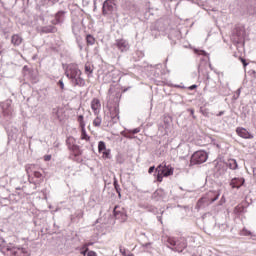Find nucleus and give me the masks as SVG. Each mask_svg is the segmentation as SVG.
<instances>
[{"label":"nucleus","instance_id":"f257e3e1","mask_svg":"<svg viewBox=\"0 0 256 256\" xmlns=\"http://www.w3.org/2000/svg\"><path fill=\"white\" fill-rule=\"evenodd\" d=\"M65 75L74 87H85V79L83 78V72L79 69V65L75 63L68 64Z\"/></svg>","mask_w":256,"mask_h":256},{"label":"nucleus","instance_id":"f03ea898","mask_svg":"<svg viewBox=\"0 0 256 256\" xmlns=\"http://www.w3.org/2000/svg\"><path fill=\"white\" fill-rule=\"evenodd\" d=\"M175 173V168L171 164L163 162L156 167V180L158 183H163L164 177H171Z\"/></svg>","mask_w":256,"mask_h":256},{"label":"nucleus","instance_id":"7ed1b4c3","mask_svg":"<svg viewBox=\"0 0 256 256\" xmlns=\"http://www.w3.org/2000/svg\"><path fill=\"white\" fill-rule=\"evenodd\" d=\"M167 243L172 247H175L174 251H177L178 253H183V250L187 249V239H185V237H180L178 239L169 237Z\"/></svg>","mask_w":256,"mask_h":256},{"label":"nucleus","instance_id":"20e7f679","mask_svg":"<svg viewBox=\"0 0 256 256\" xmlns=\"http://www.w3.org/2000/svg\"><path fill=\"white\" fill-rule=\"evenodd\" d=\"M209 159V155H207V152L203 150L196 151L190 159V165H201L202 163H205Z\"/></svg>","mask_w":256,"mask_h":256},{"label":"nucleus","instance_id":"39448f33","mask_svg":"<svg viewBox=\"0 0 256 256\" xmlns=\"http://www.w3.org/2000/svg\"><path fill=\"white\" fill-rule=\"evenodd\" d=\"M113 213H114L115 219L120 223L127 222L128 216H127V210H125V208L121 206H115Z\"/></svg>","mask_w":256,"mask_h":256},{"label":"nucleus","instance_id":"423d86ee","mask_svg":"<svg viewBox=\"0 0 256 256\" xmlns=\"http://www.w3.org/2000/svg\"><path fill=\"white\" fill-rule=\"evenodd\" d=\"M115 11V0H106L102 6V15H111Z\"/></svg>","mask_w":256,"mask_h":256},{"label":"nucleus","instance_id":"0eeeda50","mask_svg":"<svg viewBox=\"0 0 256 256\" xmlns=\"http://www.w3.org/2000/svg\"><path fill=\"white\" fill-rule=\"evenodd\" d=\"M98 152L102 153V158L103 159H109L111 155V150L107 149V146L105 145V142L100 141L98 143Z\"/></svg>","mask_w":256,"mask_h":256},{"label":"nucleus","instance_id":"6e6552de","mask_svg":"<svg viewBox=\"0 0 256 256\" xmlns=\"http://www.w3.org/2000/svg\"><path fill=\"white\" fill-rule=\"evenodd\" d=\"M90 107L94 115H99L101 113V100L99 98H93L90 102Z\"/></svg>","mask_w":256,"mask_h":256},{"label":"nucleus","instance_id":"1a4fd4ad","mask_svg":"<svg viewBox=\"0 0 256 256\" xmlns=\"http://www.w3.org/2000/svg\"><path fill=\"white\" fill-rule=\"evenodd\" d=\"M4 253H6L7 255H17V253H19V251H23V248L21 247H16L13 245H8L6 247L3 248Z\"/></svg>","mask_w":256,"mask_h":256},{"label":"nucleus","instance_id":"9d476101","mask_svg":"<svg viewBox=\"0 0 256 256\" xmlns=\"http://www.w3.org/2000/svg\"><path fill=\"white\" fill-rule=\"evenodd\" d=\"M236 133L239 137H242V139H253V135L243 127H238Z\"/></svg>","mask_w":256,"mask_h":256},{"label":"nucleus","instance_id":"9b49d317","mask_svg":"<svg viewBox=\"0 0 256 256\" xmlns=\"http://www.w3.org/2000/svg\"><path fill=\"white\" fill-rule=\"evenodd\" d=\"M115 46L121 51L122 53L129 49V43H127L124 39L116 40Z\"/></svg>","mask_w":256,"mask_h":256},{"label":"nucleus","instance_id":"f8f14e48","mask_svg":"<svg viewBox=\"0 0 256 256\" xmlns=\"http://www.w3.org/2000/svg\"><path fill=\"white\" fill-rule=\"evenodd\" d=\"M23 43V36L21 34H13L11 36V44L13 47H19Z\"/></svg>","mask_w":256,"mask_h":256},{"label":"nucleus","instance_id":"ddd939ff","mask_svg":"<svg viewBox=\"0 0 256 256\" xmlns=\"http://www.w3.org/2000/svg\"><path fill=\"white\" fill-rule=\"evenodd\" d=\"M245 183L243 178H234L231 180L230 185L232 189H239Z\"/></svg>","mask_w":256,"mask_h":256},{"label":"nucleus","instance_id":"4468645a","mask_svg":"<svg viewBox=\"0 0 256 256\" xmlns=\"http://www.w3.org/2000/svg\"><path fill=\"white\" fill-rule=\"evenodd\" d=\"M84 71H85V74L87 75L88 79H90V77H92L93 71H94L93 64L87 62L84 66Z\"/></svg>","mask_w":256,"mask_h":256},{"label":"nucleus","instance_id":"2eb2a0df","mask_svg":"<svg viewBox=\"0 0 256 256\" xmlns=\"http://www.w3.org/2000/svg\"><path fill=\"white\" fill-rule=\"evenodd\" d=\"M33 171V175L34 177H36V179H41L43 177V174L37 170H35V165H31L30 168L27 169V173H30Z\"/></svg>","mask_w":256,"mask_h":256},{"label":"nucleus","instance_id":"dca6fc26","mask_svg":"<svg viewBox=\"0 0 256 256\" xmlns=\"http://www.w3.org/2000/svg\"><path fill=\"white\" fill-rule=\"evenodd\" d=\"M68 149L69 151H71V155H73L74 157H79V155H81V148H79L78 145L72 146L71 148Z\"/></svg>","mask_w":256,"mask_h":256},{"label":"nucleus","instance_id":"f3484780","mask_svg":"<svg viewBox=\"0 0 256 256\" xmlns=\"http://www.w3.org/2000/svg\"><path fill=\"white\" fill-rule=\"evenodd\" d=\"M75 143H76V140L73 136L68 137L66 140V145H67L68 149L75 147L77 145Z\"/></svg>","mask_w":256,"mask_h":256},{"label":"nucleus","instance_id":"a211bd4d","mask_svg":"<svg viewBox=\"0 0 256 256\" xmlns=\"http://www.w3.org/2000/svg\"><path fill=\"white\" fill-rule=\"evenodd\" d=\"M101 123H103V119L101 118V116L96 115L95 119L92 122L93 127H101Z\"/></svg>","mask_w":256,"mask_h":256},{"label":"nucleus","instance_id":"6ab92c4d","mask_svg":"<svg viewBox=\"0 0 256 256\" xmlns=\"http://www.w3.org/2000/svg\"><path fill=\"white\" fill-rule=\"evenodd\" d=\"M110 117L112 120L119 119V108H113L110 112Z\"/></svg>","mask_w":256,"mask_h":256},{"label":"nucleus","instance_id":"aec40b11","mask_svg":"<svg viewBox=\"0 0 256 256\" xmlns=\"http://www.w3.org/2000/svg\"><path fill=\"white\" fill-rule=\"evenodd\" d=\"M81 129V139L83 141H90L91 137H89V135H87V131L85 130V127L80 128Z\"/></svg>","mask_w":256,"mask_h":256},{"label":"nucleus","instance_id":"412c9836","mask_svg":"<svg viewBox=\"0 0 256 256\" xmlns=\"http://www.w3.org/2000/svg\"><path fill=\"white\" fill-rule=\"evenodd\" d=\"M228 167H229V169H232V170L237 169V167H238V165H237V160H235V159H230V160L228 161Z\"/></svg>","mask_w":256,"mask_h":256},{"label":"nucleus","instance_id":"4be33fe9","mask_svg":"<svg viewBox=\"0 0 256 256\" xmlns=\"http://www.w3.org/2000/svg\"><path fill=\"white\" fill-rule=\"evenodd\" d=\"M206 202H207V198L205 197L200 198L196 204V209H201Z\"/></svg>","mask_w":256,"mask_h":256},{"label":"nucleus","instance_id":"5701e85b","mask_svg":"<svg viewBox=\"0 0 256 256\" xmlns=\"http://www.w3.org/2000/svg\"><path fill=\"white\" fill-rule=\"evenodd\" d=\"M86 42H87V45H95V37H93V35L91 34H88L86 36Z\"/></svg>","mask_w":256,"mask_h":256},{"label":"nucleus","instance_id":"b1692460","mask_svg":"<svg viewBox=\"0 0 256 256\" xmlns=\"http://www.w3.org/2000/svg\"><path fill=\"white\" fill-rule=\"evenodd\" d=\"M120 253L123 256H135V254L127 251L125 248L120 247Z\"/></svg>","mask_w":256,"mask_h":256},{"label":"nucleus","instance_id":"393cba45","mask_svg":"<svg viewBox=\"0 0 256 256\" xmlns=\"http://www.w3.org/2000/svg\"><path fill=\"white\" fill-rule=\"evenodd\" d=\"M80 253L81 255L85 256L87 255V253H89V248L87 247V245H82V247L80 248Z\"/></svg>","mask_w":256,"mask_h":256},{"label":"nucleus","instance_id":"a878e982","mask_svg":"<svg viewBox=\"0 0 256 256\" xmlns=\"http://www.w3.org/2000/svg\"><path fill=\"white\" fill-rule=\"evenodd\" d=\"M78 123H79V127H80V128L85 127V120H84L83 115H79V116H78Z\"/></svg>","mask_w":256,"mask_h":256},{"label":"nucleus","instance_id":"bb28decb","mask_svg":"<svg viewBox=\"0 0 256 256\" xmlns=\"http://www.w3.org/2000/svg\"><path fill=\"white\" fill-rule=\"evenodd\" d=\"M114 187L116 192L118 193V197H121V188H119V184H117V182H114Z\"/></svg>","mask_w":256,"mask_h":256},{"label":"nucleus","instance_id":"cd10ccee","mask_svg":"<svg viewBox=\"0 0 256 256\" xmlns=\"http://www.w3.org/2000/svg\"><path fill=\"white\" fill-rule=\"evenodd\" d=\"M237 37H238L237 43H239V41H241V39H243L244 37L243 31H238Z\"/></svg>","mask_w":256,"mask_h":256},{"label":"nucleus","instance_id":"c85d7f7f","mask_svg":"<svg viewBox=\"0 0 256 256\" xmlns=\"http://www.w3.org/2000/svg\"><path fill=\"white\" fill-rule=\"evenodd\" d=\"M194 53H196V55H207V53L204 50H194Z\"/></svg>","mask_w":256,"mask_h":256},{"label":"nucleus","instance_id":"c756f323","mask_svg":"<svg viewBox=\"0 0 256 256\" xmlns=\"http://www.w3.org/2000/svg\"><path fill=\"white\" fill-rule=\"evenodd\" d=\"M201 111V113H202V115L204 116V117H209V110H207V109H201L200 110Z\"/></svg>","mask_w":256,"mask_h":256},{"label":"nucleus","instance_id":"7c9ffc66","mask_svg":"<svg viewBox=\"0 0 256 256\" xmlns=\"http://www.w3.org/2000/svg\"><path fill=\"white\" fill-rule=\"evenodd\" d=\"M58 85H59V87H60V89H61L62 91L65 89V84L63 83V80H62V79L59 80Z\"/></svg>","mask_w":256,"mask_h":256},{"label":"nucleus","instance_id":"2f4dec72","mask_svg":"<svg viewBox=\"0 0 256 256\" xmlns=\"http://www.w3.org/2000/svg\"><path fill=\"white\" fill-rule=\"evenodd\" d=\"M87 256H97V252L90 250L87 252Z\"/></svg>","mask_w":256,"mask_h":256},{"label":"nucleus","instance_id":"473e14b6","mask_svg":"<svg viewBox=\"0 0 256 256\" xmlns=\"http://www.w3.org/2000/svg\"><path fill=\"white\" fill-rule=\"evenodd\" d=\"M43 159H44V161H51L52 156H51V154H49V155H44Z\"/></svg>","mask_w":256,"mask_h":256},{"label":"nucleus","instance_id":"72a5a7b5","mask_svg":"<svg viewBox=\"0 0 256 256\" xmlns=\"http://www.w3.org/2000/svg\"><path fill=\"white\" fill-rule=\"evenodd\" d=\"M133 134L130 132V133H126L125 135H124V137H126L127 139H133V136H132Z\"/></svg>","mask_w":256,"mask_h":256},{"label":"nucleus","instance_id":"f704fd0d","mask_svg":"<svg viewBox=\"0 0 256 256\" xmlns=\"http://www.w3.org/2000/svg\"><path fill=\"white\" fill-rule=\"evenodd\" d=\"M139 131H140L139 128H135L130 132H131L132 135H136V133H139Z\"/></svg>","mask_w":256,"mask_h":256},{"label":"nucleus","instance_id":"c9c22d12","mask_svg":"<svg viewBox=\"0 0 256 256\" xmlns=\"http://www.w3.org/2000/svg\"><path fill=\"white\" fill-rule=\"evenodd\" d=\"M153 171H155V166H151V167L148 169L149 175H151V173H153Z\"/></svg>","mask_w":256,"mask_h":256},{"label":"nucleus","instance_id":"e433bc0d","mask_svg":"<svg viewBox=\"0 0 256 256\" xmlns=\"http://www.w3.org/2000/svg\"><path fill=\"white\" fill-rule=\"evenodd\" d=\"M188 89H189V91H193L194 89H197V85L194 84V85L190 86Z\"/></svg>","mask_w":256,"mask_h":256},{"label":"nucleus","instance_id":"4c0bfd02","mask_svg":"<svg viewBox=\"0 0 256 256\" xmlns=\"http://www.w3.org/2000/svg\"><path fill=\"white\" fill-rule=\"evenodd\" d=\"M3 114L7 117H9L11 115V111H3Z\"/></svg>","mask_w":256,"mask_h":256},{"label":"nucleus","instance_id":"58836bf2","mask_svg":"<svg viewBox=\"0 0 256 256\" xmlns=\"http://www.w3.org/2000/svg\"><path fill=\"white\" fill-rule=\"evenodd\" d=\"M3 51H4L3 44L0 43V55H3Z\"/></svg>","mask_w":256,"mask_h":256},{"label":"nucleus","instance_id":"ea45409f","mask_svg":"<svg viewBox=\"0 0 256 256\" xmlns=\"http://www.w3.org/2000/svg\"><path fill=\"white\" fill-rule=\"evenodd\" d=\"M241 62L243 63L244 67H247V62L245 61V59L241 58Z\"/></svg>","mask_w":256,"mask_h":256},{"label":"nucleus","instance_id":"a19ab883","mask_svg":"<svg viewBox=\"0 0 256 256\" xmlns=\"http://www.w3.org/2000/svg\"><path fill=\"white\" fill-rule=\"evenodd\" d=\"M217 199H219V194H218L215 198H213V199L211 200V203H215V201H217Z\"/></svg>","mask_w":256,"mask_h":256},{"label":"nucleus","instance_id":"79ce46f5","mask_svg":"<svg viewBox=\"0 0 256 256\" xmlns=\"http://www.w3.org/2000/svg\"><path fill=\"white\" fill-rule=\"evenodd\" d=\"M84 245H87V248L89 249V247H91V245H93V242H88V243H85Z\"/></svg>","mask_w":256,"mask_h":256},{"label":"nucleus","instance_id":"37998d69","mask_svg":"<svg viewBox=\"0 0 256 256\" xmlns=\"http://www.w3.org/2000/svg\"><path fill=\"white\" fill-rule=\"evenodd\" d=\"M61 15H62V13H61V12H58V13L56 14V18L60 17Z\"/></svg>","mask_w":256,"mask_h":256},{"label":"nucleus","instance_id":"c03bdc74","mask_svg":"<svg viewBox=\"0 0 256 256\" xmlns=\"http://www.w3.org/2000/svg\"><path fill=\"white\" fill-rule=\"evenodd\" d=\"M52 3H59V0H50Z\"/></svg>","mask_w":256,"mask_h":256},{"label":"nucleus","instance_id":"a18cd8bd","mask_svg":"<svg viewBox=\"0 0 256 256\" xmlns=\"http://www.w3.org/2000/svg\"><path fill=\"white\" fill-rule=\"evenodd\" d=\"M193 113H195V110H191V115H193Z\"/></svg>","mask_w":256,"mask_h":256},{"label":"nucleus","instance_id":"49530a36","mask_svg":"<svg viewBox=\"0 0 256 256\" xmlns=\"http://www.w3.org/2000/svg\"><path fill=\"white\" fill-rule=\"evenodd\" d=\"M207 79H209V75H207Z\"/></svg>","mask_w":256,"mask_h":256}]
</instances>
